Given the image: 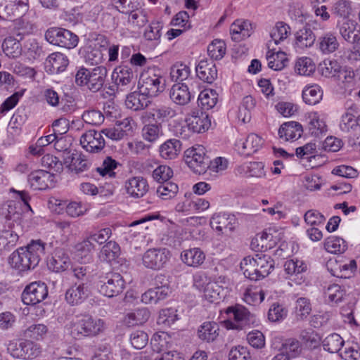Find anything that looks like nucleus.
<instances>
[{"mask_svg":"<svg viewBox=\"0 0 360 360\" xmlns=\"http://www.w3.org/2000/svg\"><path fill=\"white\" fill-rule=\"evenodd\" d=\"M44 250L45 243L40 240H32L14 251L9 257V263L20 272L33 269L39 264Z\"/></svg>","mask_w":360,"mask_h":360,"instance_id":"1","label":"nucleus"},{"mask_svg":"<svg viewBox=\"0 0 360 360\" xmlns=\"http://www.w3.org/2000/svg\"><path fill=\"white\" fill-rule=\"evenodd\" d=\"M104 328L103 321L89 315H82L72 319L68 326L70 335L75 339L94 336Z\"/></svg>","mask_w":360,"mask_h":360,"instance_id":"2","label":"nucleus"},{"mask_svg":"<svg viewBox=\"0 0 360 360\" xmlns=\"http://www.w3.org/2000/svg\"><path fill=\"white\" fill-rule=\"evenodd\" d=\"M107 73L104 66H96L92 69L80 68L75 75V82L79 86H86L90 91L97 92L102 89Z\"/></svg>","mask_w":360,"mask_h":360,"instance_id":"3","label":"nucleus"},{"mask_svg":"<svg viewBox=\"0 0 360 360\" xmlns=\"http://www.w3.org/2000/svg\"><path fill=\"white\" fill-rule=\"evenodd\" d=\"M165 84L166 80L162 71L157 68H150L141 75L138 88L143 94L155 97L165 90Z\"/></svg>","mask_w":360,"mask_h":360,"instance_id":"4","label":"nucleus"},{"mask_svg":"<svg viewBox=\"0 0 360 360\" xmlns=\"http://www.w3.org/2000/svg\"><path fill=\"white\" fill-rule=\"evenodd\" d=\"M11 191L16 193V198L20 200L8 201L4 208V214L7 220L13 221V222L20 223L22 218L23 207L25 209L32 212V208L29 204L30 196L28 192L25 191H16L13 188Z\"/></svg>","mask_w":360,"mask_h":360,"instance_id":"5","label":"nucleus"},{"mask_svg":"<svg viewBox=\"0 0 360 360\" xmlns=\"http://www.w3.org/2000/svg\"><path fill=\"white\" fill-rule=\"evenodd\" d=\"M185 126H181L179 129H176V134L177 136L183 139H187L190 136V132L193 133H202L209 129L211 125V120L205 112H193L192 115L186 118Z\"/></svg>","mask_w":360,"mask_h":360,"instance_id":"6","label":"nucleus"},{"mask_svg":"<svg viewBox=\"0 0 360 360\" xmlns=\"http://www.w3.org/2000/svg\"><path fill=\"white\" fill-rule=\"evenodd\" d=\"M48 42L68 49L75 48L78 44V37L72 32L59 27L49 29L45 33Z\"/></svg>","mask_w":360,"mask_h":360,"instance_id":"7","label":"nucleus"},{"mask_svg":"<svg viewBox=\"0 0 360 360\" xmlns=\"http://www.w3.org/2000/svg\"><path fill=\"white\" fill-rule=\"evenodd\" d=\"M126 283L118 273L108 274L104 281L98 285L99 292L108 297H113L121 294L125 288Z\"/></svg>","mask_w":360,"mask_h":360,"instance_id":"8","label":"nucleus"},{"mask_svg":"<svg viewBox=\"0 0 360 360\" xmlns=\"http://www.w3.org/2000/svg\"><path fill=\"white\" fill-rule=\"evenodd\" d=\"M186 163L196 174H203L208 167L209 159L205 157V148L197 145L186 151Z\"/></svg>","mask_w":360,"mask_h":360,"instance_id":"9","label":"nucleus"},{"mask_svg":"<svg viewBox=\"0 0 360 360\" xmlns=\"http://www.w3.org/2000/svg\"><path fill=\"white\" fill-rule=\"evenodd\" d=\"M170 258V252L166 248H150L142 256V263L147 269L159 270L164 267Z\"/></svg>","mask_w":360,"mask_h":360,"instance_id":"10","label":"nucleus"},{"mask_svg":"<svg viewBox=\"0 0 360 360\" xmlns=\"http://www.w3.org/2000/svg\"><path fill=\"white\" fill-rule=\"evenodd\" d=\"M48 295L46 285L41 281L32 282L25 287L22 300L26 305H34L42 302Z\"/></svg>","mask_w":360,"mask_h":360,"instance_id":"11","label":"nucleus"},{"mask_svg":"<svg viewBox=\"0 0 360 360\" xmlns=\"http://www.w3.org/2000/svg\"><path fill=\"white\" fill-rule=\"evenodd\" d=\"M210 224L211 227L219 234L229 235L234 231L238 221L234 215L219 212L213 214Z\"/></svg>","mask_w":360,"mask_h":360,"instance_id":"12","label":"nucleus"},{"mask_svg":"<svg viewBox=\"0 0 360 360\" xmlns=\"http://www.w3.org/2000/svg\"><path fill=\"white\" fill-rule=\"evenodd\" d=\"M112 79L116 85L117 90L128 91L135 84V77L132 69L127 65H120L115 68Z\"/></svg>","mask_w":360,"mask_h":360,"instance_id":"13","label":"nucleus"},{"mask_svg":"<svg viewBox=\"0 0 360 360\" xmlns=\"http://www.w3.org/2000/svg\"><path fill=\"white\" fill-rule=\"evenodd\" d=\"M28 10V0H0V12L4 18L22 17Z\"/></svg>","mask_w":360,"mask_h":360,"instance_id":"14","label":"nucleus"},{"mask_svg":"<svg viewBox=\"0 0 360 360\" xmlns=\"http://www.w3.org/2000/svg\"><path fill=\"white\" fill-rule=\"evenodd\" d=\"M336 27L347 42L355 44L360 41V26L355 20L349 18L338 20Z\"/></svg>","mask_w":360,"mask_h":360,"instance_id":"15","label":"nucleus"},{"mask_svg":"<svg viewBox=\"0 0 360 360\" xmlns=\"http://www.w3.org/2000/svg\"><path fill=\"white\" fill-rule=\"evenodd\" d=\"M80 144L87 152L98 153L104 148L105 142L101 131L89 130L80 137Z\"/></svg>","mask_w":360,"mask_h":360,"instance_id":"16","label":"nucleus"},{"mask_svg":"<svg viewBox=\"0 0 360 360\" xmlns=\"http://www.w3.org/2000/svg\"><path fill=\"white\" fill-rule=\"evenodd\" d=\"M226 313L232 315L234 319L235 322L231 323L232 328L243 329L255 322V316L240 304L228 307Z\"/></svg>","mask_w":360,"mask_h":360,"instance_id":"17","label":"nucleus"},{"mask_svg":"<svg viewBox=\"0 0 360 360\" xmlns=\"http://www.w3.org/2000/svg\"><path fill=\"white\" fill-rule=\"evenodd\" d=\"M307 270V264L297 258L287 260L284 264V271L287 274L286 278L300 285L304 281L302 274Z\"/></svg>","mask_w":360,"mask_h":360,"instance_id":"18","label":"nucleus"},{"mask_svg":"<svg viewBox=\"0 0 360 360\" xmlns=\"http://www.w3.org/2000/svg\"><path fill=\"white\" fill-rule=\"evenodd\" d=\"M54 176L50 172L43 169L31 172L28 176V182L34 190H45L53 186Z\"/></svg>","mask_w":360,"mask_h":360,"instance_id":"19","label":"nucleus"},{"mask_svg":"<svg viewBox=\"0 0 360 360\" xmlns=\"http://www.w3.org/2000/svg\"><path fill=\"white\" fill-rule=\"evenodd\" d=\"M262 144L263 140L260 136L256 134H250L245 140H237L235 146L239 153L250 155L257 152Z\"/></svg>","mask_w":360,"mask_h":360,"instance_id":"20","label":"nucleus"},{"mask_svg":"<svg viewBox=\"0 0 360 360\" xmlns=\"http://www.w3.org/2000/svg\"><path fill=\"white\" fill-rule=\"evenodd\" d=\"M356 107L348 108L341 116L339 127L345 133L349 134V136H353L358 132V122L356 111Z\"/></svg>","mask_w":360,"mask_h":360,"instance_id":"21","label":"nucleus"},{"mask_svg":"<svg viewBox=\"0 0 360 360\" xmlns=\"http://www.w3.org/2000/svg\"><path fill=\"white\" fill-rule=\"evenodd\" d=\"M125 188L128 195L132 198H139L148 191L147 180L142 176L129 178L125 182Z\"/></svg>","mask_w":360,"mask_h":360,"instance_id":"22","label":"nucleus"},{"mask_svg":"<svg viewBox=\"0 0 360 360\" xmlns=\"http://www.w3.org/2000/svg\"><path fill=\"white\" fill-rule=\"evenodd\" d=\"M169 293L170 290L167 284L157 285L142 294L141 302L146 304H155L167 298Z\"/></svg>","mask_w":360,"mask_h":360,"instance_id":"23","label":"nucleus"},{"mask_svg":"<svg viewBox=\"0 0 360 360\" xmlns=\"http://www.w3.org/2000/svg\"><path fill=\"white\" fill-rule=\"evenodd\" d=\"M89 296V289L84 283H75L70 286L65 292V300L70 305L82 303Z\"/></svg>","mask_w":360,"mask_h":360,"instance_id":"24","label":"nucleus"},{"mask_svg":"<svg viewBox=\"0 0 360 360\" xmlns=\"http://www.w3.org/2000/svg\"><path fill=\"white\" fill-rule=\"evenodd\" d=\"M169 96L174 103L179 105L188 104L191 101V98L193 97L187 84L180 82L172 86Z\"/></svg>","mask_w":360,"mask_h":360,"instance_id":"25","label":"nucleus"},{"mask_svg":"<svg viewBox=\"0 0 360 360\" xmlns=\"http://www.w3.org/2000/svg\"><path fill=\"white\" fill-rule=\"evenodd\" d=\"M252 33V27L248 20H236L230 27V34L234 41H241L249 37Z\"/></svg>","mask_w":360,"mask_h":360,"instance_id":"26","label":"nucleus"},{"mask_svg":"<svg viewBox=\"0 0 360 360\" xmlns=\"http://www.w3.org/2000/svg\"><path fill=\"white\" fill-rule=\"evenodd\" d=\"M198 77L205 82L211 84L217 76V71L212 62L201 60L195 68Z\"/></svg>","mask_w":360,"mask_h":360,"instance_id":"27","label":"nucleus"},{"mask_svg":"<svg viewBox=\"0 0 360 360\" xmlns=\"http://www.w3.org/2000/svg\"><path fill=\"white\" fill-rule=\"evenodd\" d=\"M303 132L302 125L297 122L283 124L278 129L279 137L285 141H294L301 137Z\"/></svg>","mask_w":360,"mask_h":360,"instance_id":"28","label":"nucleus"},{"mask_svg":"<svg viewBox=\"0 0 360 360\" xmlns=\"http://www.w3.org/2000/svg\"><path fill=\"white\" fill-rule=\"evenodd\" d=\"M48 265L52 271L60 272L67 270L70 266L71 262L68 254L63 249H58L55 251Z\"/></svg>","mask_w":360,"mask_h":360,"instance_id":"29","label":"nucleus"},{"mask_svg":"<svg viewBox=\"0 0 360 360\" xmlns=\"http://www.w3.org/2000/svg\"><path fill=\"white\" fill-rule=\"evenodd\" d=\"M68 63L67 56L58 52L50 54L46 59V67L53 74L64 71Z\"/></svg>","mask_w":360,"mask_h":360,"instance_id":"30","label":"nucleus"},{"mask_svg":"<svg viewBox=\"0 0 360 360\" xmlns=\"http://www.w3.org/2000/svg\"><path fill=\"white\" fill-rule=\"evenodd\" d=\"M181 150V143L176 139H171L164 142L159 148L160 156L165 160L175 159Z\"/></svg>","mask_w":360,"mask_h":360,"instance_id":"31","label":"nucleus"},{"mask_svg":"<svg viewBox=\"0 0 360 360\" xmlns=\"http://www.w3.org/2000/svg\"><path fill=\"white\" fill-rule=\"evenodd\" d=\"M146 117L153 118L154 120L166 122L174 117L176 115L175 108L169 105H160L146 112Z\"/></svg>","mask_w":360,"mask_h":360,"instance_id":"32","label":"nucleus"},{"mask_svg":"<svg viewBox=\"0 0 360 360\" xmlns=\"http://www.w3.org/2000/svg\"><path fill=\"white\" fill-rule=\"evenodd\" d=\"M149 97L147 94L140 92V90L139 91H134L127 95L125 105L127 108L134 111L143 110L150 103Z\"/></svg>","mask_w":360,"mask_h":360,"instance_id":"33","label":"nucleus"},{"mask_svg":"<svg viewBox=\"0 0 360 360\" xmlns=\"http://www.w3.org/2000/svg\"><path fill=\"white\" fill-rule=\"evenodd\" d=\"M181 257L186 265L198 267L204 262L205 255L200 248H194L183 251Z\"/></svg>","mask_w":360,"mask_h":360,"instance_id":"34","label":"nucleus"},{"mask_svg":"<svg viewBox=\"0 0 360 360\" xmlns=\"http://www.w3.org/2000/svg\"><path fill=\"white\" fill-rule=\"evenodd\" d=\"M295 45L297 49H304L314 45L316 36L309 27H303L299 30L295 34Z\"/></svg>","mask_w":360,"mask_h":360,"instance_id":"35","label":"nucleus"},{"mask_svg":"<svg viewBox=\"0 0 360 360\" xmlns=\"http://www.w3.org/2000/svg\"><path fill=\"white\" fill-rule=\"evenodd\" d=\"M320 51L324 54L335 52L339 47L335 33L327 32L322 34L318 39Z\"/></svg>","mask_w":360,"mask_h":360,"instance_id":"36","label":"nucleus"},{"mask_svg":"<svg viewBox=\"0 0 360 360\" xmlns=\"http://www.w3.org/2000/svg\"><path fill=\"white\" fill-rule=\"evenodd\" d=\"M266 60L269 68L278 71L283 69L288 62V58L285 52L281 51H274L272 47L266 53Z\"/></svg>","mask_w":360,"mask_h":360,"instance_id":"37","label":"nucleus"},{"mask_svg":"<svg viewBox=\"0 0 360 360\" xmlns=\"http://www.w3.org/2000/svg\"><path fill=\"white\" fill-rule=\"evenodd\" d=\"M290 33V27L283 22H278L270 32L271 40L268 41V48L273 47L286 39Z\"/></svg>","mask_w":360,"mask_h":360,"instance_id":"38","label":"nucleus"},{"mask_svg":"<svg viewBox=\"0 0 360 360\" xmlns=\"http://www.w3.org/2000/svg\"><path fill=\"white\" fill-rule=\"evenodd\" d=\"M219 325L214 321L203 323L198 330V337L200 340L206 342L214 341L219 335Z\"/></svg>","mask_w":360,"mask_h":360,"instance_id":"39","label":"nucleus"},{"mask_svg":"<svg viewBox=\"0 0 360 360\" xmlns=\"http://www.w3.org/2000/svg\"><path fill=\"white\" fill-rule=\"evenodd\" d=\"M324 248L330 253L341 254L347 249V243L339 236H331L325 239Z\"/></svg>","mask_w":360,"mask_h":360,"instance_id":"40","label":"nucleus"},{"mask_svg":"<svg viewBox=\"0 0 360 360\" xmlns=\"http://www.w3.org/2000/svg\"><path fill=\"white\" fill-rule=\"evenodd\" d=\"M218 94L217 91L212 89H206L202 91L198 98V105L203 110H210L213 108L217 103Z\"/></svg>","mask_w":360,"mask_h":360,"instance_id":"41","label":"nucleus"},{"mask_svg":"<svg viewBox=\"0 0 360 360\" xmlns=\"http://www.w3.org/2000/svg\"><path fill=\"white\" fill-rule=\"evenodd\" d=\"M150 343L153 349L160 352L171 347L172 338L167 333L160 331L153 335Z\"/></svg>","mask_w":360,"mask_h":360,"instance_id":"42","label":"nucleus"},{"mask_svg":"<svg viewBox=\"0 0 360 360\" xmlns=\"http://www.w3.org/2000/svg\"><path fill=\"white\" fill-rule=\"evenodd\" d=\"M120 255V248L114 241H109L103 246L100 252L99 258L101 261L111 262L115 261Z\"/></svg>","mask_w":360,"mask_h":360,"instance_id":"43","label":"nucleus"},{"mask_svg":"<svg viewBox=\"0 0 360 360\" xmlns=\"http://www.w3.org/2000/svg\"><path fill=\"white\" fill-rule=\"evenodd\" d=\"M150 311L146 308L137 309L129 313L124 318V323L128 326L141 325L146 323L150 317Z\"/></svg>","mask_w":360,"mask_h":360,"instance_id":"44","label":"nucleus"},{"mask_svg":"<svg viewBox=\"0 0 360 360\" xmlns=\"http://www.w3.org/2000/svg\"><path fill=\"white\" fill-rule=\"evenodd\" d=\"M309 131L315 137H319L327 131V125L321 115L316 112H311L309 115Z\"/></svg>","mask_w":360,"mask_h":360,"instance_id":"45","label":"nucleus"},{"mask_svg":"<svg viewBox=\"0 0 360 360\" xmlns=\"http://www.w3.org/2000/svg\"><path fill=\"white\" fill-rule=\"evenodd\" d=\"M344 345L345 341L342 338L335 333L328 335L322 341L323 349L330 353L340 352Z\"/></svg>","mask_w":360,"mask_h":360,"instance_id":"46","label":"nucleus"},{"mask_svg":"<svg viewBox=\"0 0 360 360\" xmlns=\"http://www.w3.org/2000/svg\"><path fill=\"white\" fill-rule=\"evenodd\" d=\"M21 39H18L13 37H6L2 44V49L4 53L9 58H18L21 55L22 46L20 42Z\"/></svg>","mask_w":360,"mask_h":360,"instance_id":"47","label":"nucleus"},{"mask_svg":"<svg viewBox=\"0 0 360 360\" xmlns=\"http://www.w3.org/2000/svg\"><path fill=\"white\" fill-rule=\"evenodd\" d=\"M256 265L259 266L257 274L259 280L267 276L274 269V261L270 256L266 255H256Z\"/></svg>","mask_w":360,"mask_h":360,"instance_id":"48","label":"nucleus"},{"mask_svg":"<svg viewBox=\"0 0 360 360\" xmlns=\"http://www.w3.org/2000/svg\"><path fill=\"white\" fill-rule=\"evenodd\" d=\"M49 333L48 327L43 323L32 324L23 331V336L34 340H42Z\"/></svg>","mask_w":360,"mask_h":360,"instance_id":"49","label":"nucleus"},{"mask_svg":"<svg viewBox=\"0 0 360 360\" xmlns=\"http://www.w3.org/2000/svg\"><path fill=\"white\" fill-rule=\"evenodd\" d=\"M323 91L317 84H314L304 88L302 91L304 101L309 105H316L322 99Z\"/></svg>","mask_w":360,"mask_h":360,"instance_id":"50","label":"nucleus"},{"mask_svg":"<svg viewBox=\"0 0 360 360\" xmlns=\"http://www.w3.org/2000/svg\"><path fill=\"white\" fill-rule=\"evenodd\" d=\"M82 54L85 62L91 65L101 63L103 58V54L100 48L91 45L86 46L82 51Z\"/></svg>","mask_w":360,"mask_h":360,"instance_id":"51","label":"nucleus"},{"mask_svg":"<svg viewBox=\"0 0 360 360\" xmlns=\"http://www.w3.org/2000/svg\"><path fill=\"white\" fill-rule=\"evenodd\" d=\"M302 343L309 348L314 349L320 345V335L311 328L301 330L300 336Z\"/></svg>","mask_w":360,"mask_h":360,"instance_id":"52","label":"nucleus"},{"mask_svg":"<svg viewBox=\"0 0 360 360\" xmlns=\"http://www.w3.org/2000/svg\"><path fill=\"white\" fill-rule=\"evenodd\" d=\"M65 163H68L70 167L78 172H83L87 169L90 165L86 156L79 153H73L66 158Z\"/></svg>","mask_w":360,"mask_h":360,"instance_id":"53","label":"nucleus"},{"mask_svg":"<svg viewBox=\"0 0 360 360\" xmlns=\"http://www.w3.org/2000/svg\"><path fill=\"white\" fill-rule=\"evenodd\" d=\"M255 107V100L251 96L243 98L238 110V118L243 122H248L251 118V111Z\"/></svg>","mask_w":360,"mask_h":360,"instance_id":"54","label":"nucleus"},{"mask_svg":"<svg viewBox=\"0 0 360 360\" xmlns=\"http://www.w3.org/2000/svg\"><path fill=\"white\" fill-rule=\"evenodd\" d=\"M256 262V257H252L250 256L245 257L240 262V268L243 271L244 276L252 281L259 280L257 270L254 268Z\"/></svg>","mask_w":360,"mask_h":360,"instance_id":"55","label":"nucleus"},{"mask_svg":"<svg viewBox=\"0 0 360 360\" xmlns=\"http://www.w3.org/2000/svg\"><path fill=\"white\" fill-rule=\"evenodd\" d=\"M316 65L309 57H302L297 60L295 65V72L304 76H309L315 71Z\"/></svg>","mask_w":360,"mask_h":360,"instance_id":"56","label":"nucleus"},{"mask_svg":"<svg viewBox=\"0 0 360 360\" xmlns=\"http://www.w3.org/2000/svg\"><path fill=\"white\" fill-rule=\"evenodd\" d=\"M176 312L177 311L172 308L162 309L157 320L158 324L165 327H170L179 319Z\"/></svg>","mask_w":360,"mask_h":360,"instance_id":"57","label":"nucleus"},{"mask_svg":"<svg viewBox=\"0 0 360 360\" xmlns=\"http://www.w3.org/2000/svg\"><path fill=\"white\" fill-rule=\"evenodd\" d=\"M332 13L342 19L349 18L352 13V5L349 0H336L331 8Z\"/></svg>","mask_w":360,"mask_h":360,"instance_id":"58","label":"nucleus"},{"mask_svg":"<svg viewBox=\"0 0 360 360\" xmlns=\"http://www.w3.org/2000/svg\"><path fill=\"white\" fill-rule=\"evenodd\" d=\"M162 24L159 21H153L146 29L143 37L148 41H154L155 44L160 42Z\"/></svg>","mask_w":360,"mask_h":360,"instance_id":"59","label":"nucleus"},{"mask_svg":"<svg viewBox=\"0 0 360 360\" xmlns=\"http://www.w3.org/2000/svg\"><path fill=\"white\" fill-rule=\"evenodd\" d=\"M20 359H34L41 353L40 347L30 340L22 341Z\"/></svg>","mask_w":360,"mask_h":360,"instance_id":"60","label":"nucleus"},{"mask_svg":"<svg viewBox=\"0 0 360 360\" xmlns=\"http://www.w3.org/2000/svg\"><path fill=\"white\" fill-rule=\"evenodd\" d=\"M346 295V291L344 288L338 284L330 285L325 291V297L328 300L333 303L341 302Z\"/></svg>","mask_w":360,"mask_h":360,"instance_id":"61","label":"nucleus"},{"mask_svg":"<svg viewBox=\"0 0 360 360\" xmlns=\"http://www.w3.org/2000/svg\"><path fill=\"white\" fill-rule=\"evenodd\" d=\"M178 190L177 184L168 181L162 183L158 187L157 194L162 200H168L174 198L177 193Z\"/></svg>","mask_w":360,"mask_h":360,"instance_id":"62","label":"nucleus"},{"mask_svg":"<svg viewBox=\"0 0 360 360\" xmlns=\"http://www.w3.org/2000/svg\"><path fill=\"white\" fill-rule=\"evenodd\" d=\"M226 44L223 40L214 39L209 44L207 52L209 56L214 60H221L225 55Z\"/></svg>","mask_w":360,"mask_h":360,"instance_id":"63","label":"nucleus"},{"mask_svg":"<svg viewBox=\"0 0 360 360\" xmlns=\"http://www.w3.org/2000/svg\"><path fill=\"white\" fill-rule=\"evenodd\" d=\"M190 75V68L185 64H174L170 70V76L174 82H183L188 78Z\"/></svg>","mask_w":360,"mask_h":360,"instance_id":"64","label":"nucleus"}]
</instances>
